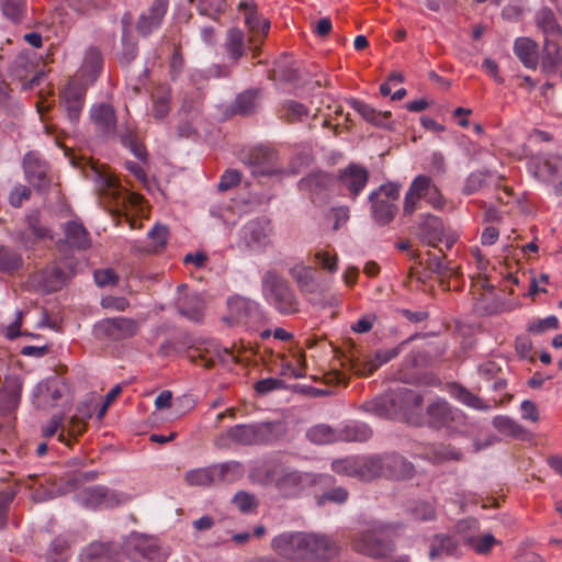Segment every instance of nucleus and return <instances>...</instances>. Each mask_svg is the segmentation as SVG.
<instances>
[{"instance_id":"obj_1","label":"nucleus","mask_w":562,"mask_h":562,"mask_svg":"<svg viewBox=\"0 0 562 562\" xmlns=\"http://www.w3.org/2000/svg\"><path fill=\"white\" fill-rule=\"evenodd\" d=\"M270 546L286 561L263 555L252 562H325L338 553V546L330 537L304 531H283L271 539Z\"/></svg>"},{"instance_id":"obj_2","label":"nucleus","mask_w":562,"mask_h":562,"mask_svg":"<svg viewBox=\"0 0 562 562\" xmlns=\"http://www.w3.org/2000/svg\"><path fill=\"white\" fill-rule=\"evenodd\" d=\"M423 396L407 387L400 386L371 401L364 402L363 411L382 418H409L420 411Z\"/></svg>"},{"instance_id":"obj_3","label":"nucleus","mask_w":562,"mask_h":562,"mask_svg":"<svg viewBox=\"0 0 562 562\" xmlns=\"http://www.w3.org/2000/svg\"><path fill=\"white\" fill-rule=\"evenodd\" d=\"M280 423L262 422L252 424H238L217 434L213 445L222 450L233 446L266 445L279 437Z\"/></svg>"},{"instance_id":"obj_4","label":"nucleus","mask_w":562,"mask_h":562,"mask_svg":"<svg viewBox=\"0 0 562 562\" xmlns=\"http://www.w3.org/2000/svg\"><path fill=\"white\" fill-rule=\"evenodd\" d=\"M393 527L383 521H372L357 532L351 541L352 549L371 558H382L392 550Z\"/></svg>"},{"instance_id":"obj_5","label":"nucleus","mask_w":562,"mask_h":562,"mask_svg":"<svg viewBox=\"0 0 562 562\" xmlns=\"http://www.w3.org/2000/svg\"><path fill=\"white\" fill-rule=\"evenodd\" d=\"M262 293L269 304L281 314L299 312V301L289 282L273 270L267 271L262 277Z\"/></svg>"},{"instance_id":"obj_6","label":"nucleus","mask_w":562,"mask_h":562,"mask_svg":"<svg viewBox=\"0 0 562 562\" xmlns=\"http://www.w3.org/2000/svg\"><path fill=\"white\" fill-rule=\"evenodd\" d=\"M267 483L274 486L284 498L299 497L315 483V476L290 468H274L266 473Z\"/></svg>"},{"instance_id":"obj_7","label":"nucleus","mask_w":562,"mask_h":562,"mask_svg":"<svg viewBox=\"0 0 562 562\" xmlns=\"http://www.w3.org/2000/svg\"><path fill=\"white\" fill-rule=\"evenodd\" d=\"M123 550L132 562H166L168 558L158 539L136 531L125 538Z\"/></svg>"},{"instance_id":"obj_8","label":"nucleus","mask_w":562,"mask_h":562,"mask_svg":"<svg viewBox=\"0 0 562 562\" xmlns=\"http://www.w3.org/2000/svg\"><path fill=\"white\" fill-rule=\"evenodd\" d=\"M95 189L101 203L110 210L125 209L140 200L139 195L126 191L113 176L105 172H95Z\"/></svg>"},{"instance_id":"obj_9","label":"nucleus","mask_w":562,"mask_h":562,"mask_svg":"<svg viewBox=\"0 0 562 562\" xmlns=\"http://www.w3.org/2000/svg\"><path fill=\"white\" fill-rule=\"evenodd\" d=\"M75 498L82 507L91 510L113 508L124 505L130 501L127 494L111 490L104 485H94L79 490Z\"/></svg>"},{"instance_id":"obj_10","label":"nucleus","mask_w":562,"mask_h":562,"mask_svg":"<svg viewBox=\"0 0 562 562\" xmlns=\"http://www.w3.org/2000/svg\"><path fill=\"white\" fill-rule=\"evenodd\" d=\"M229 317L233 323L256 330L263 322L265 314L260 305L249 299L235 296L228 300Z\"/></svg>"},{"instance_id":"obj_11","label":"nucleus","mask_w":562,"mask_h":562,"mask_svg":"<svg viewBox=\"0 0 562 562\" xmlns=\"http://www.w3.org/2000/svg\"><path fill=\"white\" fill-rule=\"evenodd\" d=\"M138 331L137 323L127 317L104 318L93 327V335L98 339L119 341L135 336Z\"/></svg>"},{"instance_id":"obj_12","label":"nucleus","mask_w":562,"mask_h":562,"mask_svg":"<svg viewBox=\"0 0 562 562\" xmlns=\"http://www.w3.org/2000/svg\"><path fill=\"white\" fill-rule=\"evenodd\" d=\"M428 422L434 428L454 429L464 423L463 413L446 400L437 398L427 407Z\"/></svg>"},{"instance_id":"obj_13","label":"nucleus","mask_w":562,"mask_h":562,"mask_svg":"<svg viewBox=\"0 0 562 562\" xmlns=\"http://www.w3.org/2000/svg\"><path fill=\"white\" fill-rule=\"evenodd\" d=\"M246 165L250 168L254 177L272 176L282 172L277 151L266 146L251 149Z\"/></svg>"},{"instance_id":"obj_14","label":"nucleus","mask_w":562,"mask_h":562,"mask_svg":"<svg viewBox=\"0 0 562 562\" xmlns=\"http://www.w3.org/2000/svg\"><path fill=\"white\" fill-rule=\"evenodd\" d=\"M89 117L99 137L112 139L116 136V114L111 104L104 102L93 104L90 108Z\"/></svg>"},{"instance_id":"obj_15","label":"nucleus","mask_w":562,"mask_h":562,"mask_svg":"<svg viewBox=\"0 0 562 562\" xmlns=\"http://www.w3.org/2000/svg\"><path fill=\"white\" fill-rule=\"evenodd\" d=\"M238 10L244 13L245 24L249 32V42L255 45L262 42V38L267 36L270 30V22L263 19L257 9V4L254 0H241L238 3Z\"/></svg>"},{"instance_id":"obj_16","label":"nucleus","mask_w":562,"mask_h":562,"mask_svg":"<svg viewBox=\"0 0 562 562\" xmlns=\"http://www.w3.org/2000/svg\"><path fill=\"white\" fill-rule=\"evenodd\" d=\"M238 10L244 13L245 24L249 32V42L255 45L262 42V38L267 36L270 30V22L263 19L257 9V4L254 0H241L238 3Z\"/></svg>"},{"instance_id":"obj_17","label":"nucleus","mask_w":562,"mask_h":562,"mask_svg":"<svg viewBox=\"0 0 562 562\" xmlns=\"http://www.w3.org/2000/svg\"><path fill=\"white\" fill-rule=\"evenodd\" d=\"M398 355V350H378L374 355L352 357L349 360L350 370L360 376H368L375 372L382 364L389 362Z\"/></svg>"},{"instance_id":"obj_18","label":"nucleus","mask_w":562,"mask_h":562,"mask_svg":"<svg viewBox=\"0 0 562 562\" xmlns=\"http://www.w3.org/2000/svg\"><path fill=\"white\" fill-rule=\"evenodd\" d=\"M338 181L347 190V195L355 201L369 181V171L361 165L349 164L339 171Z\"/></svg>"},{"instance_id":"obj_19","label":"nucleus","mask_w":562,"mask_h":562,"mask_svg":"<svg viewBox=\"0 0 562 562\" xmlns=\"http://www.w3.org/2000/svg\"><path fill=\"white\" fill-rule=\"evenodd\" d=\"M418 237L423 244L437 248L445 237V226L441 218L431 214L425 215L418 225Z\"/></svg>"},{"instance_id":"obj_20","label":"nucleus","mask_w":562,"mask_h":562,"mask_svg":"<svg viewBox=\"0 0 562 562\" xmlns=\"http://www.w3.org/2000/svg\"><path fill=\"white\" fill-rule=\"evenodd\" d=\"M168 9V0H154L147 13L140 15L137 22V31L147 36L157 30Z\"/></svg>"},{"instance_id":"obj_21","label":"nucleus","mask_w":562,"mask_h":562,"mask_svg":"<svg viewBox=\"0 0 562 562\" xmlns=\"http://www.w3.org/2000/svg\"><path fill=\"white\" fill-rule=\"evenodd\" d=\"M23 168L29 182L38 190L45 189L49 184L47 176L48 167L36 157L35 154L29 153L23 160Z\"/></svg>"},{"instance_id":"obj_22","label":"nucleus","mask_w":562,"mask_h":562,"mask_svg":"<svg viewBox=\"0 0 562 562\" xmlns=\"http://www.w3.org/2000/svg\"><path fill=\"white\" fill-rule=\"evenodd\" d=\"M269 223L252 220L241 228V237L248 247L259 249L269 244Z\"/></svg>"},{"instance_id":"obj_23","label":"nucleus","mask_w":562,"mask_h":562,"mask_svg":"<svg viewBox=\"0 0 562 562\" xmlns=\"http://www.w3.org/2000/svg\"><path fill=\"white\" fill-rule=\"evenodd\" d=\"M381 457L383 459L382 476L395 480H404L413 475V464L402 456L393 453Z\"/></svg>"},{"instance_id":"obj_24","label":"nucleus","mask_w":562,"mask_h":562,"mask_svg":"<svg viewBox=\"0 0 562 562\" xmlns=\"http://www.w3.org/2000/svg\"><path fill=\"white\" fill-rule=\"evenodd\" d=\"M194 352H196V355H190L191 359L195 361L196 358H199L201 360V364L207 369L213 368L217 360L221 362H238L237 357L231 349L221 348L215 344H210V347L205 348L204 350L195 349Z\"/></svg>"},{"instance_id":"obj_25","label":"nucleus","mask_w":562,"mask_h":562,"mask_svg":"<svg viewBox=\"0 0 562 562\" xmlns=\"http://www.w3.org/2000/svg\"><path fill=\"white\" fill-rule=\"evenodd\" d=\"M68 279L69 273L58 266L46 267L34 276V280L46 292L60 290Z\"/></svg>"},{"instance_id":"obj_26","label":"nucleus","mask_w":562,"mask_h":562,"mask_svg":"<svg viewBox=\"0 0 562 562\" xmlns=\"http://www.w3.org/2000/svg\"><path fill=\"white\" fill-rule=\"evenodd\" d=\"M371 203V213L374 222L381 226L389 224L393 221L397 213V206L390 200L378 198L376 193L369 194Z\"/></svg>"},{"instance_id":"obj_27","label":"nucleus","mask_w":562,"mask_h":562,"mask_svg":"<svg viewBox=\"0 0 562 562\" xmlns=\"http://www.w3.org/2000/svg\"><path fill=\"white\" fill-rule=\"evenodd\" d=\"M290 276L296 282L302 293L314 294L316 291L315 270L303 262L294 265L289 270Z\"/></svg>"},{"instance_id":"obj_28","label":"nucleus","mask_w":562,"mask_h":562,"mask_svg":"<svg viewBox=\"0 0 562 562\" xmlns=\"http://www.w3.org/2000/svg\"><path fill=\"white\" fill-rule=\"evenodd\" d=\"M151 115L156 120L165 119L170 112L171 88L159 83L151 92Z\"/></svg>"},{"instance_id":"obj_29","label":"nucleus","mask_w":562,"mask_h":562,"mask_svg":"<svg viewBox=\"0 0 562 562\" xmlns=\"http://www.w3.org/2000/svg\"><path fill=\"white\" fill-rule=\"evenodd\" d=\"M514 53L526 68H537L539 63L538 46L533 41L528 37H518L514 43Z\"/></svg>"},{"instance_id":"obj_30","label":"nucleus","mask_w":562,"mask_h":562,"mask_svg":"<svg viewBox=\"0 0 562 562\" xmlns=\"http://www.w3.org/2000/svg\"><path fill=\"white\" fill-rule=\"evenodd\" d=\"M351 108L359 113L363 120L379 127H389L391 112L390 111H378L371 105L363 101L353 99L350 101Z\"/></svg>"},{"instance_id":"obj_31","label":"nucleus","mask_w":562,"mask_h":562,"mask_svg":"<svg viewBox=\"0 0 562 562\" xmlns=\"http://www.w3.org/2000/svg\"><path fill=\"white\" fill-rule=\"evenodd\" d=\"M65 238L70 247L79 250H86L91 246L89 232L77 221L65 224Z\"/></svg>"},{"instance_id":"obj_32","label":"nucleus","mask_w":562,"mask_h":562,"mask_svg":"<svg viewBox=\"0 0 562 562\" xmlns=\"http://www.w3.org/2000/svg\"><path fill=\"white\" fill-rule=\"evenodd\" d=\"M102 56L95 47H89L86 50L83 63L80 69V76L87 83H92L99 77L102 69Z\"/></svg>"},{"instance_id":"obj_33","label":"nucleus","mask_w":562,"mask_h":562,"mask_svg":"<svg viewBox=\"0 0 562 562\" xmlns=\"http://www.w3.org/2000/svg\"><path fill=\"white\" fill-rule=\"evenodd\" d=\"M27 229L20 237L26 248L32 247L35 240L53 238L50 231L40 223L37 213L27 216Z\"/></svg>"},{"instance_id":"obj_34","label":"nucleus","mask_w":562,"mask_h":562,"mask_svg":"<svg viewBox=\"0 0 562 562\" xmlns=\"http://www.w3.org/2000/svg\"><path fill=\"white\" fill-rule=\"evenodd\" d=\"M448 393L454 400L473 409L486 412L491 408V405L459 383L449 384Z\"/></svg>"},{"instance_id":"obj_35","label":"nucleus","mask_w":562,"mask_h":562,"mask_svg":"<svg viewBox=\"0 0 562 562\" xmlns=\"http://www.w3.org/2000/svg\"><path fill=\"white\" fill-rule=\"evenodd\" d=\"M338 441L364 442L372 436V429L362 422L352 420L338 429Z\"/></svg>"},{"instance_id":"obj_36","label":"nucleus","mask_w":562,"mask_h":562,"mask_svg":"<svg viewBox=\"0 0 562 562\" xmlns=\"http://www.w3.org/2000/svg\"><path fill=\"white\" fill-rule=\"evenodd\" d=\"M559 38L544 40L541 67L544 72H554L562 63Z\"/></svg>"},{"instance_id":"obj_37","label":"nucleus","mask_w":562,"mask_h":562,"mask_svg":"<svg viewBox=\"0 0 562 562\" xmlns=\"http://www.w3.org/2000/svg\"><path fill=\"white\" fill-rule=\"evenodd\" d=\"M216 482L233 483L241 479L245 474L244 465L235 460L213 464Z\"/></svg>"},{"instance_id":"obj_38","label":"nucleus","mask_w":562,"mask_h":562,"mask_svg":"<svg viewBox=\"0 0 562 562\" xmlns=\"http://www.w3.org/2000/svg\"><path fill=\"white\" fill-rule=\"evenodd\" d=\"M121 144L128 148L131 153L139 160L144 161L147 158V153L143 144L138 139V135L134 127L126 125L124 128L116 132Z\"/></svg>"},{"instance_id":"obj_39","label":"nucleus","mask_w":562,"mask_h":562,"mask_svg":"<svg viewBox=\"0 0 562 562\" xmlns=\"http://www.w3.org/2000/svg\"><path fill=\"white\" fill-rule=\"evenodd\" d=\"M148 238L150 240L148 246H146L144 248L134 246L133 250L135 252H142V254H158V252H160L167 245V239H168L167 226L156 224L148 232Z\"/></svg>"},{"instance_id":"obj_40","label":"nucleus","mask_w":562,"mask_h":562,"mask_svg":"<svg viewBox=\"0 0 562 562\" xmlns=\"http://www.w3.org/2000/svg\"><path fill=\"white\" fill-rule=\"evenodd\" d=\"M331 182V178L325 172L311 173L299 181V189L312 194H321L325 192Z\"/></svg>"},{"instance_id":"obj_41","label":"nucleus","mask_w":562,"mask_h":562,"mask_svg":"<svg viewBox=\"0 0 562 562\" xmlns=\"http://www.w3.org/2000/svg\"><path fill=\"white\" fill-rule=\"evenodd\" d=\"M359 480L370 481L375 477L382 476V462L381 456H359Z\"/></svg>"},{"instance_id":"obj_42","label":"nucleus","mask_w":562,"mask_h":562,"mask_svg":"<svg viewBox=\"0 0 562 562\" xmlns=\"http://www.w3.org/2000/svg\"><path fill=\"white\" fill-rule=\"evenodd\" d=\"M458 548L457 541L446 535H436L431 540L429 559L436 560L441 557L452 555Z\"/></svg>"},{"instance_id":"obj_43","label":"nucleus","mask_w":562,"mask_h":562,"mask_svg":"<svg viewBox=\"0 0 562 562\" xmlns=\"http://www.w3.org/2000/svg\"><path fill=\"white\" fill-rule=\"evenodd\" d=\"M338 436V429H334L326 424H317L306 431L307 439L316 445L337 442Z\"/></svg>"},{"instance_id":"obj_44","label":"nucleus","mask_w":562,"mask_h":562,"mask_svg":"<svg viewBox=\"0 0 562 562\" xmlns=\"http://www.w3.org/2000/svg\"><path fill=\"white\" fill-rule=\"evenodd\" d=\"M179 313L193 322H200L203 317V303L196 295H188L178 303Z\"/></svg>"},{"instance_id":"obj_45","label":"nucleus","mask_w":562,"mask_h":562,"mask_svg":"<svg viewBox=\"0 0 562 562\" xmlns=\"http://www.w3.org/2000/svg\"><path fill=\"white\" fill-rule=\"evenodd\" d=\"M537 23L544 33V40L560 38L562 36L561 26L557 22L554 14L551 10L544 9L540 11L537 16Z\"/></svg>"},{"instance_id":"obj_46","label":"nucleus","mask_w":562,"mask_h":562,"mask_svg":"<svg viewBox=\"0 0 562 562\" xmlns=\"http://www.w3.org/2000/svg\"><path fill=\"white\" fill-rule=\"evenodd\" d=\"M225 49L229 58L238 60L245 53L244 32L231 29L226 35Z\"/></svg>"},{"instance_id":"obj_47","label":"nucleus","mask_w":562,"mask_h":562,"mask_svg":"<svg viewBox=\"0 0 562 562\" xmlns=\"http://www.w3.org/2000/svg\"><path fill=\"white\" fill-rule=\"evenodd\" d=\"M260 90H247L237 95L235 111L241 115L254 113L259 106Z\"/></svg>"},{"instance_id":"obj_48","label":"nucleus","mask_w":562,"mask_h":562,"mask_svg":"<svg viewBox=\"0 0 562 562\" xmlns=\"http://www.w3.org/2000/svg\"><path fill=\"white\" fill-rule=\"evenodd\" d=\"M279 117L289 122L294 123L302 121L303 117L307 116L308 109L296 101L290 100L282 103L278 110Z\"/></svg>"},{"instance_id":"obj_49","label":"nucleus","mask_w":562,"mask_h":562,"mask_svg":"<svg viewBox=\"0 0 562 562\" xmlns=\"http://www.w3.org/2000/svg\"><path fill=\"white\" fill-rule=\"evenodd\" d=\"M21 393V383L18 378H5L0 391V401L5 403L8 408L15 407Z\"/></svg>"},{"instance_id":"obj_50","label":"nucleus","mask_w":562,"mask_h":562,"mask_svg":"<svg viewBox=\"0 0 562 562\" xmlns=\"http://www.w3.org/2000/svg\"><path fill=\"white\" fill-rule=\"evenodd\" d=\"M493 426L502 434L513 438H522L526 434L525 428L507 416H496L492 422Z\"/></svg>"},{"instance_id":"obj_51","label":"nucleus","mask_w":562,"mask_h":562,"mask_svg":"<svg viewBox=\"0 0 562 562\" xmlns=\"http://www.w3.org/2000/svg\"><path fill=\"white\" fill-rule=\"evenodd\" d=\"M359 456H351L333 461L331 469L335 473L359 480Z\"/></svg>"},{"instance_id":"obj_52","label":"nucleus","mask_w":562,"mask_h":562,"mask_svg":"<svg viewBox=\"0 0 562 562\" xmlns=\"http://www.w3.org/2000/svg\"><path fill=\"white\" fill-rule=\"evenodd\" d=\"M88 85L77 78L70 79L60 93V101H85Z\"/></svg>"},{"instance_id":"obj_53","label":"nucleus","mask_w":562,"mask_h":562,"mask_svg":"<svg viewBox=\"0 0 562 562\" xmlns=\"http://www.w3.org/2000/svg\"><path fill=\"white\" fill-rule=\"evenodd\" d=\"M200 14L217 20L226 8L225 0H190Z\"/></svg>"},{"instance_id":"obj_54","label":"nucleus","mask_w":562,"mask_h":562,"mask_svg":"<svg viewBox=\"0 0 562 562\" xmlns=\"http://www.w3.org/2000/svg\"><path fill=\"white\" fill-rule=\"evenodd\" d=\"M22 256L4 246H0V271L14 272L22 267Z\"/></svg>"},{"instance_id":"obj_55","label":"nucleus","mask_w":562,"mask_h":562,"mask_svg":"<svg viewBox=\"0 0 562 562\" xmlns=\"http://www.w3.org/2000/svg\"><path fill=\"white\" fill-rule=\"evenodd\" d=\"M26 0H0L2 14L13 23H19L25 12Z\"/></svg>"},{"instance_id":"obj_56","label":"nucleus","mask_w":562,"mask_h":562,"mask_svg":"<svg viewBox=\"0 0 562 562\" xmlns=\"http://www.w3.org/2000/svg\"><path fill=\"white\" fill-rule=\"evenodd\" d=\"M186 480L190 485L195 486H206L216 483L213 465L189 471L186 475Z\"/></svg>"},{"instance_id":"obj_57","label":"nucleus","mask_w":562,"mask_h":562,"mask_svg":"<svg viewBox=\"0 0 562 562\" xmlns=\"http://www.w3.org/2000/svg\"><path fill=\"white\" fill-rule=\"evenodd\" d=\"M313 258L327 272L333 274L338 271V256L336 252L331 254L328 250L318 249L314 252Z\"/></svg>"},{"instance_id":"obj_58","label":"nucleus","mask_w":562,"mask_h":562,"mask_svg":"<svg viewBox=\"0 0 562 562\" xmlns=\"http://www.w3.org/2000/svg\"><path fill=\"white\" fill-rule=\"evenodd\" d=\"M110 547L101 542H94L88 546L81 557L89 562H106Z\"/></svg>"},{"instance_id":"obj_59","label":"nucleus","mask_w":562,"mask_h":562,"mask_svg":"<svg viewBox=\"0 0 562 562\" xmlns=\"http://www.w3.org/2000/svg\"><path fill=\"white\" fill-rule=\"evenodd\" d=\"M467 542L476 553L487 554L497 541L493 535L487 533L479 537H470Z\"/></svg>"},{"instance_id":"obj_60","label":"nucleus","mask_w":562,"mask_h":562,"mask_svg":"<svg viewBox=\"0 0 562 562\" xmlns=\"http://www.w3.org/2000/svg\"><path fill=\"white\" fill-rule=\"evenodd\" d=\"M67 542L63 538H55L47 552L48 562H66L67 560Z\"/></svg>"},{"instance_id":"obj_61","label":"nucleus","mask_w":562,"mask_h":562,"mask_svg":"<svg viewBox=\"0 0 562 562\" xmlns=\"http://www.w3.org/2000/svg\"><path fill=\"white\" fill-rule=\"evenodd\" d=\"M412 515L422 521L434 520L436 518V508L430 502L418 501L412 508Z\"/></svg>"},{"instance_id":"obj_62","label":"nucleus","mask_w":562,"mask_h":562,"mask_svg":"<svg viewBox=\"0 0 562 562\" xmlns=\"http://www.w3.org/2000/svg\"><path fill=\"white\" fill-rule=\"evenodd\" d=\"M432 461L442 462L447 460H460L462 453L452 446L439 445L432 448Z\"/></svg>"},{"instance_id":"obj_63","label":"nucleus","mask_w":562,"mask_h":562,"mask_svg":"<svg viewBox=\"0 0 562 562\" xmlns=\"http://www.w3.org/2000/svg\"><path fill=\"white\" fill-rule=\"evenodd\" d=\"M348 499V492L344 487L331 488L316 497L317 505L323 506L327 502L342 504Z\"/></svg>"},{"instance_id":"obj_64","label":"nucleus","mask_w":562,"mask_h":562,"mask_svg":"<svg viewBox=\"0 0 562 562\" xmlns=\"http://www.w3.org/2000/svg\"><path fill=\"white\" fill-rule=\"evenodd\" d=\"M432 184L434 183L429 177L420 175L413 180L408 192L424 199L429 194V191H431Z\"/></svg>"}]
</instances>
